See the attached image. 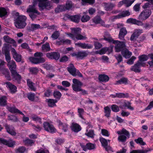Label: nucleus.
Returning a JSON list of instances; mask_svg holds the SVG:
<instances>
[{
  "label": "nucleus",
  "mask_w": 153,
  "mask_h": 153,
  "mask_svg": "<svg viewBox=\"0 0 153 153\" xmlns=\"http://www.w3.org/2000/svg\"><path fill=\"white\" fill-rule=\"evenodd\" d=\"M104 109L105 114V116L107 117H109L111 113V110L110 108L108 106H106L104 108Z\"/></svg>",
  "instance_id": "nucleus-47"
},
{
  "label": "nucleus",
  "mask_w": 153,
  "mask_h": 153,
  "mask_svg": "<svg viewBox=\"0 0 153 153\" xmlns=\"http://www.w3.org/2000/svg\"><path fill=\"white\" fill-rule=\"evenodd\" d=\"M27 83L28 86L31 90L34 91H36V88L34 86V83L32 82L30 79H28L27 80Z\"/></svg>",
  "instance_id": "nucleus-41"
},
{
  "label": "nucleus",
  "mask_w": 153,
  "mask_h": 153,
  "mask_svg": "<svg viewBox=\"0 0 153 153\" xmlns=\"http://www.w3.org/2000/svg\"><path fill=\"white\" fill-rule=\"evenodd\" d=\"M143 33V30L141 29H136L134 30L133 33L131 35L130 37L131 41L136 40L138 36Z\"/></svg>",
  "instance_id": "nucleus-12"
},
{
  "label": "nucleus",
  "mask_w": 153,
  "mask_h": 153,
  "mask_svg": "<svg viewBox=\"0 0 153 153\" xmlns=\"http://www.w3.org/2000/svg\"><path fill=\"white\" fill-rule=\"evenodd\" d=\"M53 96L55 98L59 99L62 96V94L60 92L56 91L53 93Z\"/></svg>",
  "instance_id": "nucleus-55"
},
{
  "label": "nucleus",
  "mask_w": 153,
  "mask_h": 153,
  "mask_svg": "<svg viewBox=\"0 0 153 153\" xmlns=\"http://www.w3.org/2000/svg\"><path fill=\"white\" fill-rule=\"evenodd\" d=\"M6 84V87L9 89L11 92L14 93L16 91L17 88L15 86L9 82H7Z\"/></svg>",
  "instance_id": "nucleus-22"
},
{
  "label": "nucleus",
  "mask_w": 153,
  "mask_h": 153,
  "mask_svg": "<svg viewBox=\"0 0 153 153\" xmlns=\"http://www.w3.org/2000/svg\"><path fill=\"white\" fill-rule=\"evenodd\" d=\"M86 147L88 149H92L95 148V145L93 144L89 143L86 144Z\"/></svg>",
  "instance_id": "nucleus-63"
},
{
  "label": "nucleus",
  "mask_w": 153,
  "mask_h": 153,
  "mask_svg": "<svg viewBox=\"0 0 153 153\" xmlns=\"http://www.w3.org/2000/svg\"><path fill=\"white\" fill-rule=\"evenodd\" d=\"M30 17L33 20L36 18L37 16L39 14V13L38 12V13H28Z\"/></svg>",
  "instance_id": "nucleus-59"
},
{
  "label": "nucleus",
  "mask_w": 153,
  "mask_h": 153,
  "mask_svg": "<svg viewBox=\"0 0 153 153\" xmlns=\"http://www.w3.org/2000/svg\"><path fill=\"white\" fill-rule=\"evenodd\" d=\"M59 41H57L56 44L57 45L66 44L70 45L71 44V41L68 39H59Z\"/></svg>",
  "instance_id": "nucleus-23"
},
{
  "label": "nucleus",
  "mask_w": 153,
  "mask_h": 153,
  "mask_svg": "<svg viewBox=\"0 0 153 153\" xmlns=\"http://www.w3.org/2000/svg\"><path fill=\"white\" fill-rule=\"evenodd\" d=\"M43 56L42 53L41 52H36L34 53V56L35 57H38V64L43 63L45 61V59L42 57Z\"/></svg>",
  "instance_id": "nucleus-17"
},
{
  "label": "nucleus",
  "mask_w": 153,
  "mask_h": 153,
  "mask_svg": "<svg viewBox=\"0 0 153 153\" xmlns=\"http://www.w3.org/2000/svg\"><path fill=\"white\" fill-rule=\"evenodd\" d=\"M31 118L36 122L41 123V119L39 117L34 114L31 115Z\"/></svg>",
  "instance_id": "nucleus-48"
},
{
  "label": "nucleus",
  "mask_w": 153,
  "mask_h": 153,
  "mask_svg": "<svg viewBox=\"0 0 153 153\" xmlns=\"http://www.w3.org/2000/svg\"><path fill=\"white\" fill-rule=\"evenodd\" d=\"M101 133L103 136L109 137L110 135L109 132L106 129H102L101 130Z\"/></svg>",
  "instance_id": "nucleus-52"
},
{
  "label": "nucleus",
  "mask_w": 153,
  "mask_h": 153,
  "mask_svg": "<svg viewBox=\"0 0 153 153\" xmlns=\"http://www.w3.org/2000/svg\"><path fill=\"white\" fill-rule=\"evenodd\" d=\"M134 1V0L131 1L130 0H123L120 2L118 5L119 6H120L123 4H125L126 7H128L130 6Z\"/></svg>",
  "instance_id": "nucleus-18"
},
{
  "label": "nucleus",
  "mask_w": 153,
  "mask_h": 153,
  "mask_svg": "<svg viewBox=\"0 0 153 153\" xmlns=\"http://www.w3.org/2000/svg\"><path fill=\"white\" fill-rule=\"evenodd\" d=\"M72 34L66 33V34L73 40L85 39L86 37L80 34L81 29L79 27H74L71 29Z\"/></svg>",
  "instance_id": "nucleus-4"
},
{
  "label": "nucleus",
  "mask_w": 153,
  "mask_h": 153,
  "mask_svg": "<svg viewBox=\"0 0 153 153\" xmlns=\"http://www.w3.org/2000/svg\"><path fill=\"white\" fill-rule=\"evenodd\" d=\"M48 58L58 60L59 58L60 55L58 53L53 52L48 53L46 54Z\"/></svg>",
  "instance_id": "nucleus-15"
},
{
  "label": "nucleus",
  "mask_w": 153,
  "mask_h": 153,
  "mask_svg": "<svg viewBox=\"0 0 153 153\" xmlns=\"http://www.w3.org/2000/svg\"><path fill=\"white\" fill-rule=\"evenodd\" d=\"M111 108L112 111L114 112H117L120 111L118 106L116 105H111Z\"/></svg>",
  "instance_id": "nucleus-61"
},
{
  "label": "nucleus",
  "mask_w": 153,
  "mask_h": 153,
  "mask_svg": "<svg viewBox=\"0 0 153 153\" xmlns=\"http://www.w3.org/2000/svg\"><path fill=\"white\" fill-rule=\"evenodd\" d=\"M0 143H2L9 147H13L15 144V142L12 140H7L5 139L0 138Z\"/></svg>",
  "instance_id": "nucleus-11"
},
{
  "label": "nucleus",
  "mask_w": 153,
  "mask_h": 153,
  "mask_svg": "<svg viewBox=\"0 0 153 153\" xmlns=\"http://www.w3.org/2000/svg\"><path fill=\"white\" fill-rule=\"evenodd\" d=\"M9 68L11 72V70H16V65L15 62L13 61H11L10 62L8 63L7 65Z\"/></svg>",
  "instance_id": "nucleus-31"
},
{
  "label": "nucleus",
  "mask_w": 153,
  "mask_h": 153,
  "mask_svg": "<svg viewBox=\"0 0 153 153\" xmlns=\"http://www.w3.org/2000/svg\"><path fill=\"white\" fill-rule=\"evenodd\" d=\"M130 14V13L128 10L123 11L121 13L117 15V16L116 17L120 18L128 16Z\"/></svg>",
  "instance_id": "nucleus-28"
},
{
  "label": "nucleus",
  "mask_w": 153,
  "mask_h": 153,
  "mask_svg": "<svg viewBox=\"0 0 153 153\" xmlns=\"http://www.w3.org/2000/svg\"><path fill=\"white\" fill-rule=\"evenodd\" d=\"M42 66L47 70H50L53 69V68L52 66L50 64L47 63L42 64Z\"/></svg>",
  "instance_id": "nucleus-53"
},
{
  "label": "nucleus",
  "mask_w": 153,
  "mask_h": 153,
  "mask_svg": "<svg viewBox=\"0 0 153 153\" xmlns=\"http://www.w3.org/2000/svg\"><path fill=\"white\" fill-rule=\"evenodd\" d=\"M127 31L126 29L124 27L121 28L120 30L119 35V37L120 39H124L125 36L127 34Z\"/></svg>",
  "instance_id": "nucleus-20"
},
{
  "label": "nucleus",
  "mask_w": 153,
  "mask_h": 153,
  "mask_svg": "<svg viewBox=\"0 0 153 153\" xmlns=\"http://www.w3.org/2000/svg\"><path fill=\"white\" fill-rule=\"evenodd\" d=\"M7 108L9 111L11 113H18L22 115H24V114L21 111L16 108L15 107L7 106Z\"/></svg>",
  "instance_id": "nucleus-24"
},
{
  "label": "nucleus",
  "mask_w": 153,
  "mask_h": 153,
  "mask_svg": "<svg viewBox=\"0 0 153 153\" xmlns=\"http://www.w3.org/2000/svg\"><path fill=\"white\" fill-rule=\"evenodd\" d=\"M100 140L102 146L104 147H106L108 145V143H109L110 141L109 140H107L103 137H101Z\"/></svg>",
  "instance_id": "nucleus-35"
},
{
  "label": "nucleus",
  "mask_w": 153,
  "mask_h": 153,
  "mask_svg": "<svg viewBox=\"0 0 153 153\" xmlns=\"http://www.w3.org/2000/svg\"><path fill=\"white\" fill-rule=\"evenodd\" d=\"M117 133L120 135L118 137V140L119 141L124 142L126 141L127 137L129 135V133L126 129L123 128L122 130L117 131Z\"/></svg>",
  "instance_id": "nucleus-5"
},
{
  "label": "nucleus",
  "mask_w": 153,
  "mask_h": 153,
  "mask_svg": "<svg viewBox=\"0 0 153 153\" xmlns=\"http://www.w3.org/2000/svg\"><path fill=\"white\" fill-rule=\"evenodd\" d=\"M46 101L47 102L49 106L53 107L56 105L55 103L57 102V100L53 99H46Z\"/></svg>",
  "instance_id": "nucleus-25"
},
{
  "label": "nucleus",
  "mask_w": 153,
  "mask_h": 153,
  "mask_svg": "<svg viewBox=\"0 0 153 153\" xmlns=\"http://www.w3.org/2000/svg\"><path fill=\"white\" fill-rule=\"evenodd\" d=\"M125 107H127L128 108L130 109L131 110H134V108L130 105V104L128 102L127 103H125L123 105H120V107L123 109L125 108Z\"/></svg>",
  "instance_id": "nucleus-51"
},
{
  "label": "nucleus",
  "mask_w": 153,
  "mask_h": 153,
  "mask_svg": "<svg viewBox=\"0 0 153 153\" xmlns=\"http://www.w3.org/2000/svg\"><path fill=\"white\" fill-rule=\"evenodd\" d=\"M14 14V15L17 17L15 20V26L18 28H24L26 24L25 22L26 17L25 16H19V14L18 12H15Z\"/></svg>",
  "instance_id": "nucleus-3"
},
{
  "label": "nucleus",
  "mask_w": 153,
  "mask_h": 153,
  "mask_svg": "<svg viewBox=\"0 0 153 153\" xmlns=\"http://www.w3.org/2000/svg\"><path fill=\"white\" fill-rule=\"evenodd\" d=\"M48 0H33L32 4L29 5L27 9V12L28 13H38V12L36 7L39 2V6L40 9H46L48 10L51 9L53 7L52 3L47 1Z\"/></svg>",
  "instance_id": "nucleus-1"
},
{
  "label": "nucleus",
  "mask_w": 153,
  "mask_h": 153,
  "mask_svg": "<svg viewBox=\"0 0 153 153\" xmlns=\"http://www.w3.org/2000/svg\"><path fill=\"white\" fill-rule=\"evenodd\" d=\"M68 71L73 76H76L78 75L79 77L82 76V74L78 71H76L74 65L72 64H70L67 68Z\"/></svg>",
  "instance_id": "nucleus-7"
},
{
  "label": "nucleus",
  "mask_w": 153,
  "mask_h": 153,
  "mask_svg": "<svg viewBox=\"0 0 153 153\" xmlns=\"http://www.w3.org/2000/svg\"><path fill=\"white\" fill-rule=\"evenodd\" d=\"M151 14V12L150 10L148 9L144 10L140 14L139 18L142 20L146 19L150 16Z\"/></svg>",
  "instance_id": "nucleus-10"
},
{
  "label": "nucleus",
  "mask_w": 153,
  "mask_h": 153,
  "mask_svg": "<svg viewBox=\"0 0 153 153\" xmlns=\"http://www.w3.org/2000/svg\"><path fill=\"white\" fill-rule=\"evenodd\" d=\"M11 53L14 58L17 62H19L21 61V56L18 54L14 48L11 49Z\"/></svg>",
  "instance_id": "nucleus-14"
},
{
  "label": "nucleus",
  "mask_w": 153,
  "mask_h": 153,
  "mask_svg": "<svg viewBox=\"0 0 153 153\" xmlns=\"http://www.w3.org/2000/svg\"><path fill=\"white\" fill-rule=\"evenodd\" d=\"M72 6V4L71 1H67L66 3L65 8V10H69L71 8Z\"/></svg>",
  "instance_id": "nucleus-56"
},
{
  "label": "nucleus",
  "mask_w": 153,
  "mask_h": 153,
  "mask_svg": "<svg viewBox=\"0 0 153 153\" xmlns=\"http://www.w3.org/2000/svg\"><path fill=\"white\" fill-rule=\"evenodd\" d=\"M71 128L72 130L75 132H78L81 130L80 126L78 124L75 123H72Z\"/></svg>",
  "instance_id": "nucleus-21"
},
{
  "label": "nucleus",
  "mask_w": 153,
  "mask_h": 153,
  "mask_svg": "<svg viewBox=\"0 0 153 153\" xmlns=\"http://www.w3.org/2000/svg\"><path fill=\"white\" fill-rule=\"evenodd\" d=\"M68 17L72 21L76 22H78L80 19L79 16L77 15L73 16H68Z\"/></svg>",
  "instance_id": "nucleus-30"
},
{
  "label": "nucleus",
  "mask_w": 153,
  "mask_h": 153,
  "mask_svg": "<svg viewBox=\"0 0 153 153\" xmlns=\"http://www.w3.org/2000/svg\"><path fill=\"white\" fill-rule=\"evenodd\" d=\"M134 141L137 144H139L141 145L144 146L146 144V143L143 141L142 138L140 137L135 139Z\"/></svg>",
  "instance_id": "nucleus-50"
},
{
  "label": "nucleus",
  "mask_w": 153,
  "mask_h": 153,
  "mask_svg": "<svg viewBox=\"0 0 153 153\" xmlns=\"http://www.w3.org/2000/svg\"><path fill=\"white\" fill-rule=\"evenodd\" d=\"M12 76L14 79L16 80H20L21 79V76L18 73L16 70H11Z\"/></svg>",
  "instance_id": "nucleus-27"
},
{
  "label": "nucleus",
  "mask_w": 153,
  "mask_h": 153,
  "mask_svg": "<svg viewBox=\"0 0 153 153\" xmlns=\"http://www.w3.org/2000/svg\"><path fill=\"white\" fill-rule=\"evenodd\" d=\"M127 82V79L126 78H121L120 80L117 81L115 84L116 85H119L122 84H126Z\"/></svg>",
  "instance_id": "nucleus-43"
},
{
  "label": "nucleus",
  "mask_w": 153,
  "mask_h": 153,
  "mask_svg": "<svg viewBox=\"0 0 153 153\" xmlns=\"http://www.w3.org/2000/svg\"><path fill=\"white\" fill-rule=\"evenodd\" d=\"M3 39L4 41L7 43L12 44L13 45L16 47L17 44L15 41L7 36H5L3 37Z\"/></svg>",
  "instance_id": "nucleus-16"
},
{
  "label": "nucleus",
  "mask_w": 153,
  "mask_h": 153,
  "mask_svg": "<svg viewBox=\"0 0 153 153\" xmlns=\"http://www.w3.org/2000/svg\"><path fill=\"white\" fill-rule=\"evenodd\" d=\"M27 96L28 99L32 101H37L39 100L38 97L35 95L34 93H30Z\"/></svg>",
  "instance_id": "nucleus-26"
},
{
  "label": "nucleus",
  "mask_w": 153,
  "mask_h": 153,
  "mask_svg": "<svg viewBox=\"0 0 153 153\" xmlns=\"http://www.w3.org/2000/svg\"><path fill=\"white\" fill-rule=\"evenodd\" d=\"M108 48H104L100 51H96L95 53L100 55L103 54L105 53L108 50Z\"/></svg>",
  "instance_id": "nucleus-49"
},
{
  "label": "nucleus",
  "mask_w": 153,
  "mask_h": 153,
  "mask_svg": "<svg viewBox=\"0 0 153 153\" xmlns=\"http://www.w3.org/2000/svg\"><path fill=\"white\" fill-rule=\"evenodd\" d=\"M149 56L150 58L152 59V61H149L148 62V63L149 65L150 66H153V54H149L148 55Z\"/></svg>",
  "instance_id": "nucleus-64"
},
{
  "label": "nucleus",
  "mask_w": 153,
  "mask_h": 153,
  "mask_svg": "<svg viewBox=\"0 0 153 153\" xmlns=\"http://www.w3.org/2000/svg\"><path fill=\"white\" fill-rule=\"evenodd\" d=\"M42 49L45 51H50L51 48L49 43H46L45 44L42 45Z\"/></svg>",
  "instance_id": "nucleus-40"
},
{
  "label": "nucleus",
  "mask_w": 153,
  "mask_h": 153,
  "mask_svg": "<svg viewBox=\"0 0 153 153\" xmlns=\"http://www.w3.org/2000/svg\"><path fill=\"white\" fill-rule=\"evenodd\" d=\"M148 57L150 58L148 56L144 54L138 57L139 60L138 61H140V63L144 62H143L146 61L148 59Z\"/></svg>",
  "instance_id": "nucleus-37"
},
{
  "label": "nucleus",
  "mask_w": 153,
  "mask_h": 153,
  "mask_svg": "<svg viewBox=\"0 0 153 153\" xmlns=\"http://www.w3.org/2000/svg\"><path fill=\"white\" fill-rule=\"evenodd\" d=\"M65 10V6L64 5H59L56 7L55 10V11L57 13Z\"/></svg>",
  "instance_id": "nucleus-46"
},
{
  "label": "nucleus",
  "mask_w": 153,
  "mask_h": 153,
  "mask_svg": "<svg viewBox=\"0 0 153 153\" xmlns=\"http://www.w3.org/2000/svg\"><path fill=\"white\" fill-rule=\"evenodd\" d=\"M11 47L10 45L8 44H4L2 48V51L5 53L9 52L10 48Z\"/></svg>",
  "instance_id": "nucleus-36"
},
{
  "label": "nucleus",
  "mask_w": 153,
  "mask_h": 153,
  "mask_svg": "<svg viewBox=\"0 0 153 153\" xmlns=\"http://www.w3.org/2000/svg\"><path fill=\"white\" fill-rule=\"evenodd\" d=\"M122 54L123 56L126 59L129 58L131 55V53L127 49L123 50L122 51Z\"/></svg>",
  "instance_id": "nucleus-29"
},
{
  "label": "nucleus",
  "mask_w": 153,
  "mask_h": 153,
  "mask_svg": "<svg viewBox=\"0 0 153 153\" xmlns=\"http://www.w3.org/2000/svg\"><path fill=\"white\" fill-rule=\"evenodd\" d=\"M7 98L5 96L0 97V105L4 106L6 104Z\"/></svg>",
  "instance_id": "nucleus-44"
},
{
  "label": "nucleus",
  "mask_w": 153,
  "mask_h": 153,
  "mask_svg": "<svg viewBox=\"0 0 153 153\" xmlns=\"http://www.w3.org/2000/svg\"><path fill=\"white\" fill-rule=\"evenodd\" d=\"M43 127L45 130L50 133H53L56 131V128L53 126L48 122L43 123Z\"/></svg>",
  "instance_id": "nucleus-8"
},
{
  "label": "nucleus",
  "mask_w": 153,
  "mask_h": 153,
  "mask_svg": "<svg viewBox=\"0 0 153 153\" xmlns=\"http://www.w3.org/2000/svg\"><path fill=\"white\" fill-rule=\"evenodd\" d=\"M4 62L0 59V71L1 73H3L4 71H5L7 74L8 73L7 70L5 69L3 67V65H4Z\"/></svg>",
  "instance_id": "nucleus-45"
},
{
  "label": "nucleus",
  "mask_w": 153,
  "mask_h": 153,
  "mask_svg": "<svg viewBox=\"0 0 153 153\" xmlns=\"http://www.w3.org/2000/svg\"><path fill=\"white\" fill-rule=\"evenodd\" d=\"M73 82L72 87L73 90L77 92L81 91V87L82 85V83L76 79H73Z\"/></svg>",
  "instance_id": "nucleus-6"
},
{
  "label": "nucleus",
  "mask_w": 153,
  "mask_h": 153,
  "mask_svg": "<svg viewBox=\"0 0 153 153\" xmlns=\"http://www.w3.org/2000/svg\"><path fill=\"white\" fill-rule=\"evenodd\" d=\"M99 79L101 81L105 82L108 81L109 78L108 76L103 74L100 75L99 76Z\"/></svg>",
  "instance_id": "nucleus-33"
},
{
  "label": "nucleus",
  "mask_w": 153,
  "mask_h": 153,
  "mask_svg": "<svg viewBox=\"0 0 153 153\" xmlns=\"http://www.w3.org/2000/svg\"><path fill=\"white\" fill-rule=\"evenodd\" d=\"M105 10L108 11H110L114 7L115 5L114 4L111 3H104L102 4Z\"/></svg>",
  "instance_id": "nucleus-19"
},
{
  "label": "nucleus",
  "mask_w": 153,
  "mask_h": 153,
  "mask_svg": "<svg viewBox=\"0 0 153 153\" xmlns=\"http://www.w3.org/2000/svg\"><path fill=\"white\" fill-rule=\"evenodd\" d=\"M82 1L81 3L82 5H85L87 3L91 4L94 2V0H82Z\"/></svg>",
  "instance_id": "nucleus-54"
},
{
  "label": "nucleus",
  "mask_w": 153,
  "mask_h": 153,
  "mask_svg": "<svg viewBox=\"0 0 153 153\" xmlns=\"http://www.w3.org/2000/svg\"><path fill=\"white\" fill-rule=\"evenodd\" d=\"M104 39L109 42H112L115 45V51L118 52L120 51L123 48L125 47L126 41L121 42L117 40H114L109 34H106L104 37Z\"/></svg>",
  "instance_id": "nucleus-2"
},
{
  "label": "nucleus",
  "mask_w": 153,
  "mask_h": 153,
  "mask_svg": "<svg viewBox=\"0 0 153 153\" xmlns=\"http://www.w3.org/2000/svg\"><path fill=\"white\" fill-rule=\"evenodd\" d=\"M29 59L32 63L35 64H38V58L30 57L29 58Z\"/></svg>",
  "instance_id": "nucleus-58"
},
{
  "label": "nucleus",
  "mask_w": 153,
  "mask_h": 153,
  "mask_svg": "<svg viewBox=\"0 0 153 153\" xmlns=\"http://www.w3.org/2000/svg\"><path fill=\"white\" fill-rule=\"evenodd\" d=\"M59 33L58 31H55L52 35L51 37L53 40L56 39L59 37Z\"/></svg>",
  "instance_id": "nucleus-60"
},
{
  "label": "nucleus",
  "mask_w": 153,
  "mask_h": 153,
  "mask_svg": "<svg viewBox=\"0 0 153 153\" xmlns=\"http://www.w3.org/2000/svg\"><path fill=\"white\" fill-rule=\"evenodd\" d=\"M146 66V63L144 62H142L140 63V61H137L134 66H132L131 70L136 72H139L140 71V67H145Z\"/></svg>",
  "instance_id": "nucleus-9"
},
{
  "label": "nucleus",
  "mask_w": 153,
  "mask_h": 153,
  "mask_svg": "<svg viewBox=\"0 0 153 153\" xmlns=\"http://www.w3.org/2000/svg\"><path fill=\"white\" fill-rule=\"evenodd\" d=\"M92 20L95 24H100L103 26L108 27H109V25H107L105 26L104 21L102 20L99 16H97L95 17L92 19Z\"/></svg>",
  "instance_id": "nucleus-13"
},
{
  "label": "nucleus",
  "mask_w": 153,
  "mask_h": 153,
  "mask_svg": "<svg viewBox=\"0 0 153 153\" xmlns=\"http://www.w3.org/2000/svg\"><path fill=\"white\" fill-rule=\"evenodd\" d=\"M59 127L60 128L63 130L64 131H65L67 129L68 125L65 123H62L60 121H58Z\"/></svg>",
  "instance_id": "nucleus-39"
},
{
  "label": "nucleus",
  "mask_w": 153,
  "mask_h": 153,
  "mask_svg": "<svg viewBox=\"0 0 153 153\" xmlns=\"http://www.w3.org/2000/svg\"><path fill=\"white\" fill-rule=\"evenodd\" d=\"M87 53L85 52H78V58H83L87 56Z\"/></svg>",
  "instance_id": "nucleus-62"
},
{
  "label": "nucleus",
  "mask_w": 153,
  "mask_h": 153,
  "mask_svg": "<svg viewBox=\"0 0 153 153\" xmlns=\"http://www.w3.org/2000/svg\"><path fill=\"white\" fill-rule=\"evenodd\" d=\"M90 19V17L88 15L83 13L81 18V21L83 22H85L88 21Z\"/></svg>",
  "instance_id": "nucleus-32"
},
{
  "label": "nucleus",
  "mask_w": 153,
  "mask_h": 153,
  "mask_svg": "<svg viewBox=\"0 0 153 153\" xmlns=\"http://www.w3.org/2000/svg\"><path fill=\"white\" fill-rule=\"evenodd\" d=\"M40 28V25L39 24H32L30 27V29L32 30H36Z\"/></svg>",
  "instance_id": "nucleus-57"
},
{
  "label": "nucleus",
  "mask_w": 153,
  "mask_h": 153,
  "mask_svg": "<svg viewBox=\"0 0 153 153\" xmlns=\"http://www.w3.org/2000/svg\"><path fill=\"white\" fill-rule=\"evenodd\" d=\"M85 134L88 137L93 138H94L95 134L94 133V131L93 130H91L89 131H88L87 130L86 132L85 133Z\"/></svg>",
  "instance_id": "nucleus-34"
},
{
  "label": "nucleus",
  "mask_w": 153,
  "mask_h": 153,
  "mask_svg": "<svg viewBox=\"0 0 153 153\" xmlns=\"http://www.w3.org/2000/svg\"><path fill=\"white\" fill-rule=\"evenodd\" d=\"M8 10L4 7H0V17H2L6 15L7 13Z\"/></svg>",
  "instance_id": "nucleus-38"
},
{
  "label": "nucleus",
  "mask_w": 153,
  "mask_h": 153,
  "mask_svg": "<svg viewBox=\"0 0 153 153\" xmlns=\"http://www.w3.org/2000/svg\"><path fill=\"white\" fill-rule=\"evenodd\" d=\"M5 128L9 133L12 135H16V133L14 129H11L8 126H6Z\"/></svg>",
  "instance_id": "nucleus-42"
}]
</instances>
